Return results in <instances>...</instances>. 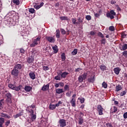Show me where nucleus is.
I'll list each match as a JSON object with an SVG mask.
<instances>
[{
  "mask_svg": "<svg viewBox=\"0 0 127 127\" xmlns=\"http://www.w3.org/2000/svg\"><path fill=\"white\" fill-rule=\"evenodd\" d=\"M119 48L120 50L122 51H125V50H127V44H124L123 45H122V44H120Z\"/></svg>",
  "mask_w": 127,
  "mask_h": 127,
  "instance_id": "obj_9",
  "label": "nucleus"
},
{
  "mask_svg": "<svg viewBox=\"0 0 127 127\" xmlns=\"http://www.w3.org/2000/svg\"><path fill=\"white\" fill-rule=\"evenodd\" d=\"M52 49L54 50V53L55 54H56V53H57V52H58V47L57 46V45H55L54 46L52 47Z\"/></svg>",
  "mask_w": 127,
  "mask_h": 127,
  "instance_id": "obj_17",
  "label": "nucleus"
},
{
  "mask_svg": "<svg viewBox=\"0 0 127 127\" xmlns=\"http://www.w3.org/2000/svg\"><path fill=\"white\" fill-rule=\"evenodd\" d=\"M43 69L44 71H47L49 70V67L48 66H43Z\"/></svg>",
  "mask_w": 127,
  "mask_h": 127,
  "instance_id": "obj_45",
  "label": "nucleus"
},
{
  "mask_svg": "<svg viewBox=\"0 0 127 127\" xmlns=\"http://www.w3.org/2000/svg\"><path fill=\"white\" fill-rule=\"evenodd\" d=\"M60 126L61 127H66V120L64 119H60L59 121Z\"/></svg>",
  "mask_w": 127,
  "mask_h": 127,
  "instance_id": "obj_7",
  "label": "nucleus"
},
{
  "mask_svg": "<svg viewBox=\"0 0 127 127\" xmlns=\"http://www.w3.org/2000/svg\"><path fill=\"white\" fill-rule=\"evenodd\" d=\"M29 75L31 79H32V80H34V79H35V73H34V72H30Z\"/></svg>",
  "mask_w": 127,
  "mask_h": 127,
  "instance_id": "obj_23",
  "label": "nucleus"
},
{
  "mask_svg": "<svg viewBox=\"0 0 127 127\" xmlns=\"http://www.w3.org/2000/svg\"><path fill=\"white\" fill-rule=\"evenodd\" d=\"M15 86V85L11 84H8V87L10 89H11L12 90H14V89Z\"/></svg>",
  "mask_w": 127,
  "mask_h": 127,
  "instance_id": "obj_39",
  "label": "nucleus"
},
{
  "mask_svg": "<svg viewBox=\"0 0 127 127\" xmlns=\"http://www.w3.org/2000/svg\"><path fill=\"white\" fill-rule=\"evenodd\" d=\"M78 20L79 23H82V22H83V20H84V17H79Z\"/></svg>",
  "mask_w": 127,
  "mask_h": 127,
  "instance_id": "obj_43",
  "label": "nucleus"
},
{
  "mask_svg": "<svg viewBox=\"0 0 127 127\" xmlns=\"http://www.w3.org/2000/svg\"><path fill=\"white\" fill-rule=\"evenodd\" d=\"M24 90L26 92H30V91H32V87L28 85H26L24 87Z\"/></svg>",
  "mask_w": 127,
  "mask_h": 127,
  "instance_id": "obj_14",
  "label": "nucleus"
},
{
  "mask_svg": "<svg viewBox=\"0 0 127 127\" xmlns=\"http://www.w3.org/2000/svg\"><path fill=\"white\" fill-rule=\"evenodd\" d=\"M20 53H22V54H24L25 51L23 48H20Z\"/></svg>",
  "mask_w": 127,
  "mask_h": 127,
  "instance_id": "obj_48",
  "label": "nucleus"
},
{
  "mask_svg": "<svg viewBox=\"0 0 127 127\" xmlns=\"http://www.w3.org/2000/svg\"><path fill=\"white\" fill-rule=\"evenodd\" d=\"M61 78H63L64 79H65V78L66 77H67V75H68V74H69V73L64 71V72L62 73V72H61Z\"/></svg>",
  "mask_w": 127,
  "mask_h": 127,
  "instance_id": "obj_12",
  "label": "nucleus"
},
{
  "mask_svg": "<svg viewBox=\"0 0 127 127\" xmlns=\"http://www.w3.org/2000/svg\"><path fill=\"white\" fill-rule=\"evenodd\" d=\"M23 115V112H20L19 113L16 114L15 115H14V119H17V118H19V117H21Z\"/></svg>",
  "mask_w": 127,
  "mask_h": 127,
  "instance_id": "obj_21",
  "label": "nucleus"
},
{
  "mask_svg": "<svg viewBox=\"0 0 127 127\" xmlns=\"http://www.w3.org/2000/svg\"><path fill=\"white\" fill-rule=\"evenodd\" d=\"M106 126L107 127H113V126L112 125V124H111V123L106 124Z\"/></svg>",
  "mask_w": 127,
  "mask_h": 127,
  "instance_id": "obj_60",
  "label": "nucleus"
},
{
  "mask_svg": "<svg viewBox=\"0 0 127 127\" xmlns=\"http://www.w3.org/2000/svg\"><path fill=\"white\" fill-rule=\"evenodd\" d=\"M84 123V119L82 118V117H80L78 118V124L79 125H81L83 124Z\"/></svg>",
  "mask_w": 127,
  "mask_h": 127,
  "instance_id": "obj_30",
  "label": "nucleus"
},
{
  "mask_svg": "<svg viewBox=\"0 0 127 127\" xmlns=\"http://www.w3.org/2000/svg\"><path fill=\"white\" fill-rule=\"evenodd\" d=\"M70 88V86L69 85L66 84L64 86V89L65 91H69V89Z\"/></svg>",
  "mask_w": 127,
  "mask_h": 127,
  "instance_id": "obj_36",
  "label": "nucleus"
},
{
  "mask_svg": "<svg viewBox=\"0 0 127 127\" xmlns=\"http://www.w3.org/2000/svg\"><path fill=\"white\" fill-rule=\"evenodd\" d=\"M103 111H104V108L102 107L101 105L97 106V112L99 116H102L103 115Z\"/></svg>",
  "mask_w": 127,
  "mask_h": 127,
  "instance_id": "obj_6",
  "label": "nucleus"
},
{
  "mask_svg": "<svg viewBox=\"0 0 127 127\" xmlns=\"http://www.w3.org/2000/svg\"><path fill=\"white\" fill-rule=\"evenodd\" d=\"M61 31L62 34L64 35V34H65L66 33V31H65V30H64V29H61Z\"/></svg>",
  "mask_w": 127,
  "mask_h": 127,
  "instance_id": "obj_52",
  "label": "nucleus"
},
{
  "mask_svg": "<svg viewBox=\"0 0 127 127\" xmlns=\"http://www.w3.org/2000/svg\"><path fill=\"white\" fill-rule=\"evenodd\" d=\"M70 104H71L72 107H76V99L72 98L70 100Z\"/></svg>",
  "mask_w": 127,
  "mask_h": 127,
  "instance_id": "obj_16",
  "label": "nucleus"
},
{
  "mask_svg": "<svg viewBox=\"0 0 127 127\" xmlns=\"http://www.w3.org/2000/svg\"><path fill=\"white\" fill-rule=\"evenodd\" d=\"M89 83H94L95 82V76H91L88 79Z\"/></svg>",
  "mask_w": 127,
  "mask_h": 127,
  "instance_id": "obj_15",
  "label": "nucleus"
},
{
  "mask_svg": "<svg viewBox=\"0 0 127 127\" xmlns=\"http://www.w3.org/2000/svg\"><path fill=\"white\" fill-rule=\"evenodd\" d=\"M32 122H33L34 120H36V115L33 114L31 117Z\"/></svg>",
  "mask_w": 127,
  "mask_h": 127,
  "instance_id": "obj_41",
  "label": "nucleus"
},
{
  "mask_svg": "<svg viewBox=\"0 0 127 127\" xmlns=\"http://www.w3.org/2000/svg\"><path fill=\"white\" fill-rule=\"evenodd\" d=\"M118 111V108H117L116 106L113 107V109H112V113H116Z\"/></svg>",
  "mask_w": 127,
  "mask_h": 127,
  "instance_id": "obj_37",
  "label": "nucleus"
},
{
  "mask_svg": "<svg viewBox=\"0 0 127 127\" xmlns=\"http://www.w3.org/2000/svg\"><path fill=\"white\" fill-rule=\"evenodd\" d=\"M106 15L108 17L111 18V19H113V18H115V17L114 16L116 15V12H115V11H114V10H112L110 11V12L107 13Z\"/></svg>",
  "mask_w": 127,
  "mask_h": 127,
  "instance_id": "obj_3",
  "label": "nucleus"
},
{
  "mask_svg": "<svg viewBox=\"0 0 127 127\" xmlns=\"http://www.w3.org/2000/svg\"><path fill=\"white\" fill-rule=\"evenodd\" d=\"M4 104V103L3 102V99H1L0 100V110H1V109H3Z\"/></svg>",
  "mask_w": 127,
  "mask_h": 127,
  "instance_id": "obj_29",
  "label": "nucleus"
},
{
  "mask_svg": "<svg viewBox=\"0 0 127 127\" xmlns=\"http://www.w3.org/2000/svg\"><path fill=\"white\" fill-rule=\"evenodd\" d=\"M10 124V121H7L5 123V125L6 126V127H8L9 125Z\"/></svg>",
  "mask_w": 127,
  "mask_h": 127,
  "instance_id": "obj_56",
  "label": "nucleus"
},
{
  "mask_svg": "<svg viewBox=\"0 0 127 127\" xmlns=\"http://www.w3.org/2000/svg\"><path fill=\"white\" fill-rule=\"evenodd\" d=\"M60 84L59 83H56L55 85V88H59Z\"/></svg>",
  "mask_w": 127,
  "mask_h": 127,
  "instance_id": "obj_64",
  "label": "nucleus"
},
{
  "mask_svg": "<svg viewBox=\"0 0 127 127\" xmlns=\"http://www.w3.org/2000/svg\"><path fill=\"white\" fill-rule=\"evenodd\" d=\"M46 39H47L50 43H54V42H55V38H54V37L46 36Z\"/></svg>",
  "mask_w": 127,
  "mask_h": 127,
  "instance_id": "obj_5",
  "label": "nucleus"
},
{
  "mask_svg": "<svg viewBox=\"0 0 127 127\" xmlns=\"http://www.w3.org/2000/svg\"><path fill=\"white\" fill-rule=\"evenodd\" d=\"M98 36L100 37H101V38H104V34H103L101 32H99L98 33Z\"/></svg>",
  "mask_w": 127,
  "mask_h": 127,
  "instance_id": "obj_47",
  "label": "nucleus"
},
{
  "mask_svg": "<svg viewBox=\"0 0 127 127\" xmlns=\"http://www.w3.org/2000/svg\"><path fill=\"white\" fill-rule=\"evenodd\" d=\"M5 97L7 98L6 100L7 102H10V103H11V97H12L11 94H10L9 92H8L5 94Z\"/></svg>",
  "mask_w": 127,
  "mask_h": 127,
  "instance_id": "obj_8",
  "label": "nucleus"
},
{
  "mask_svg": "<svg viewBox=\"0 0 127 127\" xmlns=\"http://www.w3.org/2000/svg\"><path fill=\"white\" fill-rule=\"evenodd\" d=\"M122 89H123V88L122 87V86H121L119 84L118 85H116V92H119V91H121Z\"/></svg>",
  "mask_w": 127,
  "mask_h": 127,
  "instance_id": "obj_24",
  "label": "nucleus"
},
{
  "mask_svg": "<svg viewBox=\"0 0 127 127\" xmlns=\"http://www.w3.org/2000/svg\"><path fill=\"white\" fill-rule=\"evenodd\" d=\"M114 71L116 75H119V74H120V71H121V69L120 67H116L114 68Z\"/></svg>",
  "mask_w": 127,
  "mask_h": 127,
  "instance_id": "obj_22",
  "label": "nucleus"
},
{
  "mask_svg": "<svg viewBox=\"0 0 127 127\" xmlns=\"http://www.w3.org/2000/svg\"><path fill=\"white\" fill-rule=\"evenodd\" d=\"M3 124H4V118H0V127H2Z\"/></svg>",
  "mask_w": 127,
  "mask_h": 127,
  "instance_id": "obj_25",
  "label": "nucleus"
},
{
  "mask_svg": "<svg viewBox=\"0 0 127 127\" xmlns=\"http://www.w3.org/2000/svg\"><path fill=\"white\" fill-rule=\"evenodd\" d=\"M49 90V84L44 85L42 87V91H48Z\"/></svg>",
  "mask_w": 127,
  "mask_h": 127,
  "instance_id": "obj_11",
  "label": "nucleus"
},
{
  "mask_svg": "<svg viewBox=\"0 0 127 127\" xmlns=\"http://www.w3.org/2000/svg\"><path fill=\"white\" fill-rule=\"evenodd\" d=\"M122 37H123V38H126V37H127V34L125 33H123L122 34Z\"/></svg>",
  "mask_w": 127,
  "mask_h": 127,
  "instance_id": "obj_61",
  "label": "nucleus"
},
{
  "mask_svg": "<svg viewBox=\"0 0 127 127\" xmlns=\"http://www.w3.org/2000/svg\"><path fill=\"white\" fill-rule=\"evenodd\" d=\"M56 108V106H55V105H50L49 106V109L50 110H55V109Z\"/></svg>",
  "mask_w": 127,
  "mask_h": 127,
  "instance_id": "obj_35",
  "label": "nucleus"
},
{
  "mask_svg": "<svg viewBox=\"0 0 127 127\" xmlns=\"http://www.w3.org/2000/svg\"><path fill=\"white\" fill-rule=\"evenodd\" d=\"M61 75V73H58V75L55 76V80H57L58 81H60L61 80V77L60 76Z\"/></svg>",
  "mask_w": 127,
  "mask_h": 127,
  "instance_id": "obj_28",
  "label": "nucleus"
},
{
  "mask_svg": "<svg viewBox=\"0 0 127 127\" xmlns=\"http://www.w3.org/2000/svg\"><path fill=\"white\" fill-rule=\"evenodd\" d=\"M94 16H95V17H100V14L98 13H94Z\"/></svg>",
  "mask_w": 127,
  "mask_h": 127,
  "instance_id": "obj_63",
  "label": "nucleus"
},
{
  "mask_svg": "<svg viewBox=\"0 0 127 127\" xmlns=\"http://www.w3.org/2000/svg\"><path fill=\"white\" fill-rule=\"evenodd\" d=\"M59 84L61 87H64V82H60Z\"/></svg>",
  "mask_w": 127,
  "mask_h": 127,
  "instance_id": "obj_57",
  "label": "nucleus"
},
{
  "mask_svg": "<svg viewBox=\"0 0 127 127\" xmlns=\"http://www.w3.org/2000/svg\"><path fill=\"white\" fill-rule=\"evenodd\" d=\"M101 44H104V45H105V44H106V39H103L101 40Z\"/></svg>",
  "mask_w": 127,
  "mask_h": 127,
  "instance_id": "obj_55",
  "label": "nucleus"
},
{
  "mask_svg": "<svg viewBox=\"0 0 127 127\" xmlns=\"http://www.w3.org/2000/svg\"><path fill=\"white\" fill-rule=\"evenodd\" d=\"M22 88V85H21V84H20L18 86H16L15 85L13 90L17 91L20 90Z\"/></svg>",
  "mask_w": 127,
  "mask_h": 127,
  "instance_id": "obj_19",
  "label": "nucleus"
},
{
  "mask_svg": "<svg viewBox=\"0 0 127 127\" xmlns=\"http://www.w3.org/2000/svg\"><path fill=\"white\" fill-rule=\"evenodd\" d=\"M126 94H127V91L125 90L120 93V96L121 97H123V96H125V95H126Z\"/></svg>",
  "mask_w": 127,
  "mask_h": 127,
  "instance_id": "obj_42",
  "label": "nucleus"
},
{
  "mask_svg": "<svg viewBox=\"0 0 127 127\" xmlns=\"http://www.w3.org/2000/svg\"><path fill=\"white\" fill-rule=\"evenodd\" d=\"M102 87L104 88V89H107V88H108V84L105 82H103L102 83Z\"/></svg>",
  "mask_w": 127,
  "mask_h": 127,
  "instance_id": "obj_38",
  "label": "nucleus"
},
{
  "mask_svg": "<svg viewBox=\"0 0 127 127\" xmlns=\"http://www.w3.org/2000/svg\"><path fill=\"white\" fill-rule=\"evenodd\" d=\"M122 54H123V56H124V57L127 58V51H125L124 52H123Z\"/></svg>",
  "mask_w": 127,
  "mask_h": 127,
  "instance_id": "obj_46",
  "label": "nucleus"
},
{
  "mask_svg": "<svg viewBox=\"0 0 127 127\" xmlns=\"http://www.w3.org/2000/svg\"><path fill=\"white\" fill-rule=\"evenodd\" d=\"M60 19L61 20H68V17L67 16H60Z\"/></svg>",
  "mask_w": 127,
  "mask_h": 127,
  "instance_id": "obj_32",
  "label": "nucleus"
},
{
  "mask_svg": "<svg viewBox=\"0 0 127 127\" xmlns=\"http://www.w3.org/2000/svg\"><path fill=\"white\" fill-rule=\"evenodd\" d=\"M71 20H72V22L73 23V24H76V19L75 18H72L71 19Z\"/></svg>",
  "mask_w": 127,
  "mask_h": 127,
  "instance_id": "obj_49",
  "label": "nucleus"
},
{
  "mask_svg": "<svg viewBox=\"0 0 127 127\" xmlns=\"http://www.w3.org/2000/svg\"><path fill=\"white\" fill-rule=\"evenodd\" d=\"M80 103L81 104H83V103H84V102H85V99L84 98H81L80 99Z\"/></svg>",
  "mask_w": 127,
  "mask_h": 127,
  "instance_id": "obj_58",
  "label": "nucleus"
},
{
  "mask_svg": "<svg viewBox=\"0 0 127 127\" xmlns=\"http://www.w3.org/2000/svg\"><path fill=\"white\" fill-rule=\"evenodd\" d=\"M123 117L124 119H127V112L123 115Z\"/></svg>",
  "mask_w": 127,
  "mask_h": 127,
  "instance_id": "obj_62",
  "label": "nucleus"
},
{
  "mask_svg": "<svg viewBox=\"0 0 127 127\" xmlns=\"http://www.w3.org/2000/svg\"><path fill=\"white\" fill-rule=\"evenodd\" d=\"M27 112L29 114L30 116H32L34 114V111H33V110L30 109L29 108H28L26 109Z\"/></svg>",
  "mask_w": 127,
  "mask_h": 127,
  "instance_id": "obj_13",
  "label": "nucleus"
},
{
  "mask_svg": "<svg viewBox=\"0 0 127 127\" xmlns=\"http://www.w3.org/2000/svg\"><path fill=\"white\" fill-rule=\"evenodd\" d=\"M109 30L111 31H114L115 30V27L111 26L109 27Z\"/></svg>",
  "mask_w": 127,
  "mask_h": 127,
  "instance_id": "obj_51",
  "label": "nucleus"
},
{
  "mask_svg": "<svg viewBox=\"0 0 127 127\" xmlns=\"http://www.w3.org/2000/svg\"><path fill=\"white\" fill-rule=\"evenodd\" d=\"M34 7V8H35L36 9H39V8H40V6H39V5H37V4L35 5Z\"/></svg>",
  "mask_w": 127,
  "mask_h": 127,
  "instance_id": "obj_53",
  "label": "nucleus"
},
{
  "mask_svg": "<svg viewBox=\"0 0 127 127\" xmlns=\"http://www.w3.org/2000/svg\"><path fill=\"white\" fill-rule=\"evenodd\" d=\"M11 74L12 76H14V77H17L19 74V70L14 68L11 71Z\"/></svg>",
  "mask_w": 127,
  "mask_h": 127,
  "instance_id": "obj_4",
  "label": "nucleus"
},
{
  "mask_svg": "<svg viewBox=\"0 0 127 127\" xmlns=\"http://www.w3.org/2000/svg\"><path fill=\"white\" fill-rule=\"evenodd\" d=\"M0 117L2 118H5L6 119H9L10 116H8V115L4 113H0Z\"/></svg>",
  "mask_w": 127,
  "mask_h": 127,
  "instance_id": "obj_18",
  "label": "nucleus"
},
{
  "mask_svg": "<svg viewBox=\"0 0 127 127\" xmlns=\"http://www.w3.org/2000/svg\"><path fill=\"white\" fill-rule=\"evenodd\" d=\"M34 60L33 59V58H32V57H29L27 59V62L28 63H29V64H31V63L33 62Z\"/></svg>",
  "mask_w": 127,
  "mask_h": 127,
  "instance_id": "obj_26",
  "label": "nucleus"
},
{
  "mask_svg": "<svg viewBox=\"0 0 127 127\" xmlns=\"http://www.w3.org/2000/svg\"><path fill=\"white\" fill-rule=\"evenodd\" d=\"M22 66H23V65L21 64H15V65L14 66V68L16 69L17 70H18V71H19V70H20V69H21V68H22Z\"/></svg>",
  "mask_w": 127,
  "mask_h": 127,
  "instance_id": "obj_10",
  "label": "nucleus"
},
{
  "mask_svg": "<svg viewBox=\"0 0 127 127\" xmlns=\"http://www.w3.org/2000/svg\"><path fill=\"white\" fill-rule=\"evenodd\" d=\"M61 57L62 60H63V61H65V60L66 59V57L65 56V53H63L61 55Z\"/></svg>",
  "mask_w": 127,
  "mask_h": 127,
  "instance_id": "obj_34",
  "label": "nucleus"
},
{
  "mask_svg": "<svg viewBox=\"0 0 127 127\" xmlns=\"http://www.w3.org/2000/svg\"><path fill=\"white\" fill-rule=\"evenodd\" d=\"M90 35L94 36L96 34V32L95 31H91L89 33Z\"/></svg>",
  "mask_w": 127,
  "mask_h": 127,
  "instance_id": "obj_54",
  "label": "nucleus"
},
{
  "mask_svg": "<svg viewBox=\"0 0 127 127\" xmlns=\"http://www.w3.org/2000/svg\"><path fill=\"white\" fill-rule=\"evenodd\" d=\"M13 2L16 4V5H19L20 3L19 0H13Z\"/></svg>",
  "mask_w": 127,
  "mask_h": 127,
  "instance_id": "obj_40",
  "label": "nucleus"
},
{
  "mask_svg": "<svg viewBox=\"0 0 127 127\" xmlns=\"http://www.w3.org/2000/svg\"><path fill=\"white\" fill-rule=\"evenodd\" d=\"M88 74L87 73H84L83 75H80L78 78V81L79 83H82L84 80H86Z\"/></svg>",
  "mask_w": 127,
  "mask_h": 127,
  "instance_id": "obj_2",
  "label": "nucleus"
},
{
  "mask_svg": "<svg viewBox=\"0 0 127 127\" xmlns=\"http://www.w3.org/2000/svg\"><path fill=\"white\" fill-rule=\"evenodd\" d=\"M78 53V49H74L73 51L71 52L72 55H76Z\"/></svg>",
  "mask_w": 127,
  "mask_h": 127,
  "instance_id": "obj_33",
  "label": "nucleus"
},
{
  "mask_svg": "<svg viewBox=\"0 0 127 127\" xmlns=\"http://www.w3.org/2000/svg\"><path fill=\"white\" fill-rule=\"evenodd\" d=\"M86 18L87 20H91V19H92V17H91L90 15H87L86 16Z\"/></svg>",
  "mask_w": 127,
  "mask_h": 127,
  "instance_id": "obj_50",
  "label": "nucleus"
},
{
  "mask_svg": "<svg viewBox=\"0 0 127 127\" xmlns=\"http://www.w3.org/2000/svg\"><path fill=\"white\" fill-rule=\"evenodd\" d=\"M40 39H41V36H36V39H34L32 41V43L30 44V47H35V46H37L38 44H40Z\"/></svg>",
  "mask_w": 127,
  "mask_h": 127,
  "instance_id": "obj_1",
  "label": "nucleus"
},
{
  "mask_svg": "<svg viewBox=\"0 0 127 127\" xmlns=\"http://www.w3.org/2000/svg\"><path fill=\"white\" fill-rule=\"evenodd\" d=\"M56 37L57 38H60V30L59 29L56 30Z\"/></svg>",
  "mask_w": 127,
  "mask_h": 127,
  "instance_id": "obj_31",
  "label": "nucleus"
},
{
  "mask_svg": "<svg viewBox=\"0 0 127 127\" xmlns=\"http://www.w3.org/2000/svg\"><path fill=\"white\" fill-rule=\"evenodd\" d=\"M100 68L101 71H105L107 70V66L105 64H102L100 66Z\"/></svg>",
  "mask_w": 127,
  "mask_h": 127,
  "instance_id": "obj_27",
  "label": "nucleus"
},
{
  "mask_svg": "<svg viewBox=\"0 0 127 127\" xmlns=\"http://www.w3.org/2000/svg\"><path fill=\"white\" fill-rule=\"evenodd\" d=\"M29 11L31 13H34V12H35V10H34V8H31L29 9Z\"/></svg>",
  "mask_w": 127,
  "mask_h": 127,
  "instance_id": "obj_44",
  "label": "nucleus"
},
{
  "mask_svg": "<svg viewBox=\"0 0 127 127\" xmlns=\"http://www.w3.org/2000/svg\"><path fill=\"white\" fill-rule=\"evenodd\" d=\"M72 92L70 91V93L67 92L66 93V96H67V97H71V94Z\"/></svg>",
  "mask_w": 127,
  "mask_h": 127,
  "instance_id": "obj_59",
  "label": "nucleus"
},
{
  "mask_svg": "<svg viewBox=\"0 0 127 127\" xmlns=\"http://www.w3.org/2000/svg\"><path fill=\"white\" fill-rule=\"evenodd\" d=\"M56 92L57 94H62V93H64V91L63 89L58 88L56 89Z\"/></svg>",
  "mask_w": 127,
  "mask_h": 127,
  "instance_id": "obj_20",
  "label": "nucleus"
}]
</instances>
